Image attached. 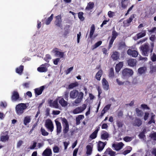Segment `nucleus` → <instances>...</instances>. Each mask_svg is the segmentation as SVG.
<instances>
[{
	"label": "nucleus",
	"instance_id": "obj_43",
	"mask_svg": "<svg viewBox=\"0 0 156 156\" xmlns=\"http://www.w3.org/2000/svg\"><path fill=\"white\" fill-rule=\"evenodd\" d=\"M128 150H126L123 152V154L124 155H126L129 153L132 150V147H130L128 146L127 147Z\"/></svg>",
	"mask_w": 156,
	"mask_h": 156
},
{
	"label": "nucleus",
	"instance_id": "obj_52",
	"mask_svg": "<svg viewBox=\"0 0 156 156\" xmlns=\"http://www.w3.org/2000/svg\"><path fill=\"white\" fill-rule=\"evenodd\" d=\"M53 152L55 153H58L59 152V148L57 146H55L53 147Z\"/></svg>",
	"mask_w": 156,
	"mask_h": 156
},
{
	"label": "nucleus",
	"instance_id": "obj_30",
	"mask_svg": "<svg viewBox=\"0 0 156 156\" xmlns=\"http://www.w3.org/2000/svg\"><path fill=\"white\" fill-rule=\"evenodd\" d=\"M94 6V3L93 2H90L88 3L86 7V10L87 11L90 10L93 8Z\"/></svg>",
	"mask_w": 156,
	"mask_h": 156
},
{
	"label": "nucleus",
	"instance_id": "obj_8",
	"mask_svg": "<svg viewBox=\"0 0 156 156\" xmlns=\"http://www.w3.org/2000/svg\"><path fill=\"white\" fill-rule=\"evenodd\" d=\"M56 20L55 22V25L59 27L62 26V20L61 15H60L55 17Z\"/></svg>",
	"mask_w": 156,
	"mask_h": 156
},
{
	"label": "nucleus",
	"instance_id": "obj_2",
	"mask_svg": "<svg viewBox=\"0 0 156 156\" xmlns=\"http://www.w3.org/2000/svg\"><path fill=\"white\" fill-rule=\"evenodd\" d=\"M26 105L24 103H20L17 105L16 107V110L17 114L18 115H22L27 108Z\"/></svg>",
	"mask_w": 156,
	"mask_h": 156
},
{
	"label": "nucleus",
	"instance_id": "obj_42",
	"mask_svg": "<svg viewBox=\"0 0 156 156\" xmlns=\"http://www.w3.org/2000/svg\"><path fill=\"white\" fill-rule=\"evenodd\" d=\"M114 76V70L112 68L110 69V72L109 74V77L113 78Z\"/></svg>",
	"mask_w": 156,
	"mask_h": 156
},
{
	"label": "nucleus",
	"instance_id": "obj_60",
	"mask_svg": "<svg viewBox=\"0 0 156 156\" xmlns=\"http://www.w3.org/2000/svg\"><path fill=\"white\" fill-rule=\"evenodd\" d=\"M7 106L6 103L5 102H1L0 103V106L5 108Z\"/></svg>",
	"mask_w": 156,
	"mask_h": 156
},
{
	"label": "nucleus",
	"instance_id": "obj_19",
	"mask_svg": "<svg viewBox=\"0 0 156 156\" xmlns=\"http://www.w3.org/2000/svg\"><path fill=\"white\" fill-rule=\"evenodd\" d=\"M19 98V95L18 92L16 91H14L12 93V101H16Z\"/></svg>",
	"mask_w": 156,
	"mask_h": 156
},
{
	"label": "nucleus",
	"instance_id": "obj_33",
	"mask_svg": "<svg viewBox=\"0 0 156 156\" xmlns=\"http://www.w3.org/2000/svg\"><path fill=\"white\" fill-rule=\"evenodd\" d=\"M23 69V66H20L19 67L17 68L16 69V72L18 74L21 75Z\"/></svg>",
	"mask_w": 156,
	"mask_h": 156
},
{
	"label": "nucleus",
	"instance_id": "obj_39",
	"mask_svg": "<svg viewBox=\"0 0 156 156\" xmlns=\"http://www.w3.org/2000/svg\"><path fill=\"white\" fill-rule=\"evenodd\" d=\"M9 136L7 135L5 136H2L1 137V140L2 142H5L8 140Z\"/></svg>",
	"mask_w": 156,
	"mask_h": 156
},
{
	"label": "nucleus",
	"instance_id": "obj_11",
	"mask_svg": "<svg viewBox=\"0 0 156 156\" xmlns=\"http://www.w3.org/2000/svg\"><path fill=\"white\" fill-rule=\"evenodd\" d=\"M42 155V156H51V150L49 148H47L43 152Z\"/></svg>",
	"mask_w": 156,
	"mask_h": 156
},
{
	"label": "nucleus",
	"instance_id": "obj_6",
	"mask_svg": "<svg viewBox=\"0 0 156 156\" xmlns=\"http://www.w3.org/2000/svg\"><path fill=\"white\" fill-rule=\"evenodd\" d=\"M45 127L51 132L54 129V126L51 120L50 119H47L45 122Z\"/></svg>",
	"mask_w": 156,
	"mask_h": 156
},
{
	"label": "nucleus",
	"instance_id": "obj_18",
	"mask_svg": "<svg viewBox=\"0 0 156 156\" xmlns=\"http://www.w3.org/2000/svg\"><path fill=\"white\" fill-rule=\"evenodd\" d=\"M44 88V86H43L39 88L35 89L34 90L36 95H39L41 94Z\"/></svg>",
	"mask_w": 156,
	"mask_h": 156
},
{
	"label": "nucleus",
	"instance_id": "obj_14",
	"mask_svg": "<svg viewBox=\"0 0 156 156\" xmlns=\"http://www.w3.org/2000/svg\"><path fill=\"white\" fill-rule=\"evenodd\" d=\"M124 144L122 142H120L117 144H113L112 146L116 151H118L121 149L123 147Z\"/></svg>",
	"mask_w": 156,
	"mask_h": 156
},
{
	"label": "nucleus",
	"instance_id": "obj_64",
	"mask_svg": "<svg viewBox=\"0 0 156 156\" xmlns=\"http://www.w3.org/2000/svg\"><path fill=\"white\" fill-rule=\"evenodd\" d=\"M151 153L153 155L156 156V149L153 148L151 151Z\"/></svg>",
	"mask_w": 156,
	"mask_h": 156
},
{
	"label": "nucleus",
	"instance_id": "obj_26",
	"mask_svg": "<svg viewBox=\"0 0 156 156\" xmlns=\"http://www.w3.org/2000/svg\"><path fill=\"white\" fill-rule=\"evenodd\" d=\"M123 62H120L117 64L115 67V70L117 72H119L123 66Z\"/></svg>",
	"mask_w": 156,
	"mask_h": 156
},
{
	"label": "nucleus",
	"instance_id": "obj_53",
	"mask_svg": "<svg viewBox=\"0 0 156 156\" xmlns=\"http://www.w3.org/2000/svg\"><path fill=\"white\" fill-rule=\"evenodd\" d=\"M150 72L152 73L156 71V66L151 65L150 66Z\"/></svg>",
	"mask_w": 156,
	"mask_h": 156
},
{
	"label": "nucleus",
	"instance_id": "obj_28",
	"mask_svg": "<svg viewBox=\"0 0 156 156\" xmlns=\"http://www.w3.org/2000/svg\"><path fill=\"white\" fill-rule=\"evenodd\" d=\"M142 124V122L141 120L138 119H135L134 122L133 123L134 126H139Z\"/></svg>",
	"mask_w": 156,
	"mask_h": 156
},
{
	"label": "nucleus",
	"instance_id": "obj_62",
	"mask_svg": "<svg viewBox=\"0 0 156 156\" xmlns=\"http://www.w3.org/2000/svg\"><path fill=\"white\" fill-rule=\"evenodd\" d=\"M37 143L35 142H34L33 143V145H31L30 146V149H33L35 148L36 146Z\"/></svg>",
	"mask_w": 156,
	"mask_h": 156
},
{
	"label": "nucleus",
	"instance_id": "obj_10",
	"mask_svg": "<svg viewBox=\"0 0 156 156\" xmlns=\"http://www.w3.org/2000/svg\"><path fill=\"white\" fill-rule=\"evenodd\" d=\"M57 100H58V101L59 103L62 107H66L68 105V102L65 101L63 98L61 97H58Z\"/></svg>",
	"mask_w": 156,
	"mask_h": 156
},
{
	"label": "nucleus",
	"instance_id": "obj_41",
	"mask_svg": "<svg viewBox=\"0 0 156 156\" xmlns=\"http://www.w3.org/2000/svg\"><path fill=\"white\" fill-rule=\"evenodd\" d=\"M41 134L42 135L44 136H47L48 135V133L45 130L41 127Z\"/></svg>",
	"mask_w": 156,
	"mask_h": 156
},
{
	"label": "nucleus",
	"instance_id": "obj_35",
	"mask_svg": "<svg viewBox=\"0 0 156 156\" xmlns=\"http://www.w3.org/2000/svg\"><path fill=\"white\" fill-rule=\"evenodd\" d=\"M53 14H51V16L47 19L45 23L47 25H49L50 23L53 20Z\"/></svg>",
	"mask_w": 156,
	"mask_h": 156
},
{
	"label": "nucleus",
	"instance_id": "obj_29",
	"mask_svg": "<svg viewBox=\"0 0 156 156\" xmlns=\"http://www.w3.org/2000/svg\"><path fill=\"white\" fill-rule=\"evenodd\" d=\"M95 30V28L94 25V24H92L90 27V32L89 36L90 38H92V37Z\"/></svg>",
	"mask_w": 156,
	"mask_h": 156
},
{
	"label": "nucleus",
	"instance_id": "obj_56",
	"mask_svg": "<svg viewBox=\"0 0 156 156\" xmlns=\"http://www.w3.org/2000/svg\"><path fill=\"white\" fill-rule=\"evenodd\" d=\"M59 51L58 50V49L56 48H54L51 52L52 53H53L55 54V55H56L58 53Z\"/></svg>",
	"mask_w": 156,
	"mask_h": 156
},
{
	"label": "nucleus",
	"instance_id": "obj_50",
	"mask_svg": "<svg viewBox=\"0 0 156 156\" xmlns=\"http://www.w3.org/2000/svg\"><path fill=\"white\" fill-rule=\"evenodd\" d=\"M102 44V41H100L95 44L93 46V49H95L98 47L101 44Z\"/></svg>",
	"mask_w": 156,
	"mask_h": 156
},
{
	"label": "nucleus",
	"instance_id": "obj_61",
	"mask_svg": "<svg viewBox=\"0 0 156 156\" xmlns=\"http://www.w3.org/2000/svg\"><path fill=\"white\" fill-rule=\"evenodd\" d=\"M115 39L112 38H111L110 41L109 42V46L108 49H110L111 47H112L113 43Z\"/></svg>",
	"mask_w": 156,
	"mask_h": 156
},
{
	"label": "nucleus",
	"instance_id": "obj_13",
	"mask_svg": "<svg viewBox=\"0 0 156 156\" xmlns=\"http://www.w3.org/2000/svg\"><path fill=\"white\" fill-rule=\"evenodd\" d=\"M55 122L56 126L57 134H58L62 131V126L61 123L56 120H55Z\"/></svg>",
	"mask_w": 156,
	"mask_h": 156
},
{
	"label": "nucleus",
	"instance_id": "obj_7",
	"mask_svg": "<svg viewBox=\"0 0 156 156\" xmlns=\"http://www.w3.org/2000/svg\"><path fill=\"white\" fill-rule=\"evenodd\" d=\"M86 105L84 104L81 106L76 108L73 111V113L74 114H77L82 112L86 108Z\"/></svg>",
	"mask_w": 156,
	"mask_h": 156
},
{
	"label": "nucleus",
	"instance_id": "obj_55",
	"mask_svg": "<svg viewBox=\"0 0 156 156\" xmlns=\"http://www.w3.org/2000/svg\"><path fill=\"white\" fill-rule=\"evenodd\" d=\"M118 35V34L115 31H113L112 33V38L115 39Z\"/></svg>",
	"mask_w": 156,
	"mask_h": 156
},
{
	"label": "nucleus",
	"instance_id": "obj_24",
	"mask_svg": "<svg viewBox=\"0 0 156 156\" xmlns=\"http://www.w3.org/2000/svg\"><path fill=\"white\" fill-rule=\"evenodd\" d=\"M31 120V116H26L23 120V123L25 126L29 124Z\"/></svg>",
	"mask_w": 156,
	"mask_h": 156
},
{
	"label": "nucleus",
	"instance_id": "obj_45",
	"mask_svg": "<svg viewBox=\"0 0 156 156\" xmlns=\"http://www.w3.org/2000/svg\"><path fill=\"white\" fill-rule=\"evenodd\" d=\"M146 131V130L145 129H144L142 132L140 133L139 135V136L140 138L144 139V138L145 137V136L144 135V133Z\"/></svg>",
	"mask_w": 156,
	"mask_h": 156
},
{
	"label": "nucleus",
	"instance_id": "obj_44",
	"mask_svg": "<svg viewBox=\"0 0 156 156\" xmlns=\"http://www.w3.org/2000/svg\"><path fill=\"white\" fill-rule=\"evenodd\" d=\"M115 15V12L112 11H109L108 13V15L109 18H112Z\"/></svg>",
	"mask_w": 156,
	"mask_h": 156
},
{
	"label": "nucleus",
	"instance_id": "obj_37",
	"mask_svg": "<svg viewBox=\"0 0 156 156\" xmlns=\"http://www.w3.org/2000/svg\"><path fill=\"white\" fill-rule=\"evenodd\" d=\"M146 70V68L145 67H143L139 68L138 71L139 73L141 74L144 73Z\"/></svg>",
	"mask_w": 156,
	"mask_h": 156
},
{
	"label": "nucleus",
	"instance_id": "obj_16",
	"mask_svg": "<svg viewBox=\"0 0 156 156\" xmlns=\"http://www.w3.org/2000/svg\"><path fill=\"white\" fill-rule=\"evenodd\" d=\"M47 64L41 65L37 69V71L40 72H45L47 70Z\"/></svg>",
	"mask_w": 156,
	"mask_h": 156
},
{
	"label": "nucleus",
	"instance_id": "obj_57",
	"mask_svg": "<svg viewBox=\"0 0 156 156\" xmlns=\"http://www.w3.org/2000/svg\"><path fill=\"white\" fill-rule=\"evenodd\" d=\"M151 59L153 62L156 61V55L154 53H153L151 56Z\"/></svg>",
	"mask_w": 156,
	"mask_h": 156
},
{
	"label": "nucleus",
	"instance_id": "obj_36",
	"mask_svg": "<svg viewBox=\"0 0 156 156\" xmlns=\"http://www.w3.org/2000/svg\"><path fill=\"white\" fill-rule=\"evenodd\" d=\"M151 119L150 121H149L148 122V124L150 125L152 123H154L155 122V121L154 120V117L155 116V115L152 113H151Z\"/></svg>",
	"mask_w": 156,
	"mask_h": 156
},
{
	"label": "nucleus",
	"instance_id": "obj_31",
	"mask_svg": "<svg viewBox=\"0 0 156 156\" xmlns=\"http://www.w3.org/2000/svg\"><path fill=\"white\" fill-rule=\"evenodd\" d=\"M84 116L83 115H78L76 118V124L77 125H79L80 123V121L83 119Z\"/></svg>",
	"mask_w": 156,
	"mask_h": 156
},
{
	"label": "nucleus",
	"instance_id": "obj_48",
	"mask_svg": "<svg viewBox=\"0 0 156 156\" xmlns=\"http://www.w3.org/2000/svg\"><path fill=\"white\" fill-rule=\"evenodd\" d=\"M83 12H80L78 14V16L79 19L81 21H83L84 20V18L83 16Z\"/></svg>",
	"mask_w": 156,
	"mask_h": 156
},
{
	"label": "nucleus",
	"instance_id": "obj_17",
	"mask_svg": "<svg viewBox=\"0 0 156 156\" xmlns=\"http://www.w3.org/2000/svg\"><path fill=\"white\" fill-rule=\"evenodd\" d=\"M106 144V142L104 143L101 141H99L98 145V151H101L103 149Z\"/></svg>",
	"mask_w": 156,
	"mask_h": 156
},
{
	"label": "nucleus",
	"instance_id": "obj_15",
	"mask_svg": "<svg viewBox=\"0 0 156 156\" xmlns=\"http://www.w3.org/2000/svg\"><path fill=\"white\" fill-rule=\"evenodd\" d=\"M127 54L133 57H136L138 55V52L136 50H132L130 49H129L127 52Z\"/></svg>",
	"mask_w": 156,
	"mask_h": 156
},
{
	"label": "nucleus",
	"instance_id": "obj_47",
	"mask_svg": "<svg viewBox=\"0 0 156 156\" xmlns=\"http://www.w3.org/2000/svg\"><path fill=\"white\" fill-rule=\"evenodd\" d=\"M133 139V138L129 136H126L123 138V140L126 142H129L131 141Z\"/></svg>",
	"mask_w": 156,
	"mask_h": 156
},
{
	"label": "nucleus",
	"instance_id": "obj_12",
	"mask_svg": "<svg viewBox=\"0 0 156 156\" xmlns=\"http://www.w3.org/2000/svg\"><path fill=\"white\" fill-rule=\"evenodd\" d=\"M134 18L133 15H131L129 18L126 20H125L123 22L124 26H128L129 25L130 23L132 22V20Z\"/></svg>",
	"mask_w": 156,
	"mask_h": 156
},
{
	"label": "nucleus",
	"instance_id": "obj_9",
	"mask_svg": "<svg viewBox=\"0 0 156 156\" xmlns=\"http://www.w3.org/2000/svg\"><path fill=\"white\" fill-rule=\"evenodd\" d=\"M48 101L50 107L55 108H58V100H57V98L54 101L50 100Z\"/></svg>",
	"mask_w": 156,
	"mask_h": 156
},
{
	"label": "nucleus",
	"instance_id": "obj_3",
	"mask_svg": "<svg viewBox=\"0 0 156 156\" xmlns=\"http://www.w3.org/2000/svg\"><path fill=\"white\" fill-rule=\"evenodd\" d=\"M62 123L63 127V133H66L69 130V125L66 119L65 118H61Z\"/></svg>",
	"mask_w": 156,
	"mask_h": 156
},
{
	"label": "nucleus",
	"instance_id": "obj_5",
	"mask_svg": "<svg viewBox=\"0 0 156 156\" xmlns=\"http://www.w3.org/2000/svg\"><path fill=\"white\" fill-rule=\"evenodd\" d=\"M141 50L142 51V54L145 56H147L148 55L150 49L148 44H145L140 47Z\"/></svg>",
	"mask_w": 156,
	"mask_h": 156
},
{
	"label": "nucleus",
	"instance_id": "obj_58",
	"mask_svg": "<svg viewBox=\"0 0 156 156\" xmlns=\"http://www.w3.org/2000/svg\"><path fill=\"white\" fill-rule=\"evenodd\" d=\"M23 141L21 140H19L17 143V148H19L23 144Z\"/></svg>",
	"mask_w": 156,
	"mask_h": 156
},
{
	"label": "nucleus",
	"instance_id": "obj_25",
	"mask_svg": "<svg viewBox=\"0 0 156 156\" xmlns=\"http://www.w3.org/2000/svg\"><path fill=\"white\" fill-rule=\"evenodd\" d=\"M109 137L108 133L105 131H103L101 134V138L103 140H107Z\"/></svg>",
	"mask_w": 156,
	"mask_h": 156
},
{
	"label": "nucleus",
	"instance_id": "obj_63",
	"mask_svg": "<svg viewBox=\"0 0 156 156\" xmlns=\"http://www.w3.org/2000/svg\"><path fill=\"white\" fill-rule=\"evenodd\" d=\"M59 58H56V59H53V62L54 64L55 65H57L58 64V62L60 61Z\"/></svg>",
	"mask_w": 156,
	"mask_h": 156
},
{
	"label": "nucleus",
	"instance_id": "obj_21",
	"mask_svg": "<svg viewBox=\"0 0 156 156\" xmlns=\"http://www.w3.org/2000/svg\"><path fill=\"white\" fill-rule=\"evenodd\" d=\"M128 65L130 66L133 67L136 66V61L134 59H129L127 61Z\"/></svg>",
	"mask_w": 156,
	"mask_h": 156
},
{
	"label": "nucleus",
	"instance_id": "obj_38",
	"mask_svg": "<svg viewBox=\"0 0 156 156\" xmlns=\"http://www.w3.org/2000/svg\"><path fill=\"white\" fill-rule=\"evenodd\" d=\"M111 106V105L108 104L106 106L104 109L102 111V114H104L110 108Z\"/></svg>",
	"mask_w": 156,
	"mask_h": 156
},
{
	"label": "nucleus",
	"instance_id": "obj_20",
	"mask_svg": "<svg viewBox=\"0 0 156 156\" xmlns=\"http://www.w3.org/2000/svg\"><path fill=\"white\" fill-rule=\"evenodd\" d=\"M103 88L105 90H108L109 88V85L108 81L105 78H103L102 80Z\"/></svg>",
	"mask_w": 156,
	"mask_h": 156
},
{
	"label": "nucleus",
	"instance_id": "obj_34",
	"mask_svg": "<svg viewBox=\"0 0 156 156\" xmlns=\"http://www.w3.org/2000/svg\"><path fill=\"white\" fill-rule=\"evenodd\" d=\"M78 83L77 82H75L74 83H71L70 84L68 87V88L69 89H72L78 86Z\"/></svg>",
	"mask_w": 156,
	"mask_h": 156
},
{
	"label": "nucleus",
	"instance_id": "obj_4",
	"mask_svg": "<svg viewBox=\"0 0 156 156\" xmlns=\"http://www.w3.org/2000/svg\"><path fill=\"white\" fill-rule=\"evenodd\" d=\"M133 71L132 69L128 68L124 69L122 71V76L124 78L133 75Z\"/></svg>",
	"mask_w": 156,
	"mask_h": 156
},
{
	"label": "nucleus",
	"instance_id": "obj_46",
	"mask_svg": "<svg viewBox=\"0 0 156 156\" xmlns=\"http://www.w3.org/2000/svg\"><path fill=\"white\" fill-rule=\"evenodd\" d=\"M146 35V33L145 32H143L137 34V37L138 39L141 38L144 36Z\"/></svg>",
	"mask_w": 156,
	"mask_h": 156
},
{
	"label": "nucleus",
	"instance_id": "obj_32",
	"mask_svg": "<svg viewBox=\"0 0 156 156\" xmlns=\"http://www.w3.org/2000/svg\"><path fill=\"white\" fill-rule=\"evenodd\" d=\"M102 74V70H100L96 73L95 76L96 78L98 80H100L101 79V77Z\"/></svg>",
	"mask_w": 156,
	"mask_h": 156
},
{
	"label": "nucleus",
	"instance_id": "obj_59",
	"mask_svg": "<svg viewBox=\"0 0 156 156\" xmlns=\"http://www.w3.org/2000/svg\"><path fill=\"white\" fill-rule=\"evenodd\" d=\"M73 67H71L68 69H67L66 71H65L66 73V74H69L73 69Z\"/></svg>",
	"mask_w": 156,
	"mask_h": 156
},
{
	"label": "nucleus",
	"instance_id": "obj_23",
	"mask_svg": "<svg viewBox=\"0 0 156 156\" xmlns=\"http://www.w3.org/2000/svg\"><path fill=\"white\" fill-rule=\"evenodd\" d=\"M105 154H109L110 156H115V152L110 148H108L106 149Z\"/></svg>",
	"mask_w": 156,
	"mask_h": 156
},
{
	"label": "nucleus",
	"instance_id": "obj_54",
	"mask_svg": "<svg viewBox=\"0 0 156 156\" xmlns=\"http://www.w3.org/2000/svg\"><path fill=\"white\" fill-rule=\"evenodd\" d=\"M56 56L60 58H63L64 56V53L59 51Z\"/></svg>",
	"mask_w": 156,
	"mask_h": 156
},
{
	"label": "nucleus",
	"instance_id": "obj_51",
	"mask_svg": "<svg viewBox=\"0 0 156 156\" xmlns=\"http://www.w3.org/2000/svg\"><path fill=\"white\" fill-rule=\"evenodd\" d=\"M97 133H95L94 131L90 135V137L92 139H93L96 138L97 136Z\"/></svg>",
	"mask_w": 156,
	"mask_h": 156
},
{
	"label": "nucleus",
	"instance_id": "obj_1",
	"mask_svg": "<svg viewBox=\"0 0 156 156\" xmlns=\"http://www.w3.org/2000/svg\"><path fill=\"white\" fill-rule=\"evenodd\" d=\"M70 97L72 99L77 98L75 101V103L78 104L80 103L82 99L83 96V93L82 92H79L76 90H73L71 91L69 93Z\"/></svg>",
	"mask_w": 156,
	"mask_h": 156
},
{
	"label": "nucleus",
	"instance_id": "obj_49",
	"mask_svg": "<svg viewBox=\"0 0 156 156\" xmlns=\"http://www.w3.org/2000/svg\"><path fill=\"white\" fill-rule=\"evenodd\" d=\"M149 137L154 140H156V133H151Z\"/></svg>",
	"mask_w": 156,
	"mask_h": 156
},
{
	"label": "nucleus",
	"instance_id": "obj_27",
	"mask_svg": "<svg viewBox=\"0 0 156 156\" xmlns=\"http://www.w3.org/2000/svg\"><path fill=\"white\" fill-rule=\"evenodd\" d=\"M111 57L113 60H116L119 58V55L118 52L115 51L112 55Z\"/></svg>",
	"mask_w": 156,
	"mask_h": 156
},
{
	"label": "nucleus",
	"instance_id": "obj_40",
	"mask_svg": "<svg viewBox=\"0 0 156 156\" xmlns=\"http://www.w3.org/2000/svg\"><path fill=\"white\" fill-rule=\"evenodd\" d=\"M136 111L137 116L139 117H141L142 116L143 112L141 110H139V108H136Z\"/></svg>",
	"mask_w": 156,
	"mask_h": 156
},
{
	"label": "nucleus",
	"instance_id": "obj_22",
	"mask_svg": "<svg viewBox=\"0 0 156 156\" xmlns=\"http://www.w3.org/2000/svg\"><path fill=\"white\" fill-rule=\"evenodd\" d=\"M93 148V145L92 144H90L87 145V154L88 155H90L91 154Z\"/></svg>",
	"mask_w": 156,
	"mask_h": 156
}]
</instances>
